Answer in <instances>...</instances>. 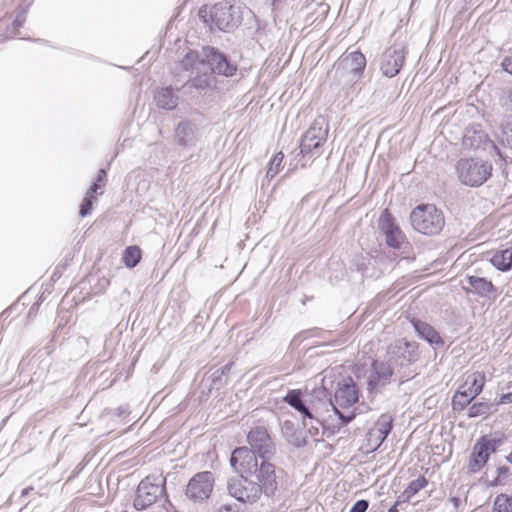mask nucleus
<instances>
[{"instance_id":"18","label":"nucleus","mask_w":512,"mask_h":512,"mask_svg":"<svg viewBox=\"0 0 512 512\" xmlns=\"http://www.w3.org/2000/svg\"><path fill=\"white\" fill-rule=\"evenodd\" d=\"M199 129L190 120L181 121L175 129V139L178 145L190 148L194 147L199 140Z\"/></svg>"},{"instance_id":"8","label":"nucleus","mask_w":512,"mask_h":512,"mask_svg":"<svg viewBox=\"0 0 512 512\" xmlns=\"http://www.w3.org/2000/svg\"><path fill=\"white\" fill-rule=\"evenodd\" d=\"M241 7L230 1L215 4L211 9V19L219 30L230 31L241 22Z\"/></svg>"},{"instance_id":"6","label":"nucleus","mask_w":512,"mask_h":512,"mask_svg":"<svg viewBox=\"0 0 512 512\" xmlns=\"http://www.w3.org/2000/svg\"><path fill=\"white\" fill-rule=\"evenodd\" d=\"M456 170L463 184L478 187L490 177L492 165L480 159H461L457 163Z\"/></svg>"},{"instance_id":"9","label":"nucleus","mask_w":512,"mask_h":512,"mask_svg":"<svg viewBox=\"0 0 512 512\" xmlns=\"http://www.w3.org/2000/svg\"><path fill=\"white\" fill-rule=\"evenodd\" d=\"M358 398V389L354 381L351 378H348L338 384V388L334 395V401H330L329 404L333 407V410L343 423L347 424L354 418V415L346 416L339 411V408L351 407L358 401Z\"/></svg>"},{"instance_id":"30","label":"nucleus","mask_w":512,"mask_h":512,"mask_svg":"<svg viewBox=\"0 0 512 512\" xmlns=\"http://www.w3.org/2000/svg\"><path fill=\"white\" fill-rule=\"evenodd\" d=\"M304 427L307 428L308 434L315 440L318 441L324 435V426L321 421L313 416V420H303Z\"/></svg>"},{"instance_id":"21","label":"nucleus","mask_w":512,"mask_h":512,"mask_svg":"<svg viewBox=\"0 0 512 512\" xmlns=\"http://www.w3.org/2000/svg\"><path fill=\"white\" fill-rule=\"evenodd\" d=\"M154 99L159 108L173 110L178 105V90L174 91L170 87L161 88L155 93Z\"/></svg>"},{"instance_id":"4","label":"nucleus","mask_w":512,"mask_h":512,"mask_svg":"<svg viewBox=\"0 0 512 512\" xmlns=\"http://www.w3.org/2000/svg\"><path fill=\"white\" fill-rule=\"evenodd\" d=\"M366 58L360 51L344 53L334 65L333 79L343 86H353L363 76Z\"/></svg>"},{"instance_id":"33","label":"nucleus","mask_w":512,"mask_h":512,"mask_svg":"<svg viewBox=\"0 0 512 512\" xmlns=\"http://www.w3.org/2000/svg\"><path fill=\"white\" fill-rule=\"evenodd\" d=\"M284 159V154L282 152H278L273 156V158L270 160L266 172V177L269 179H273L278 172L280 171L281 164Z\"/></svg>"},{"instance_id":"35","label":"nucleus","mask_w":512,"mask_h":512,"mask_svg":"<svg viewBox=\"0 0 512 512\" xmlns=\"http://www.w3.org/2000/svg\"><path fill=\"white\" fill-rule=\"evenodd\" d=\"M502 142L512 148V117L508 118L502 126Z\"/></svg>"},{"instance_id":"41","label":"nucleus","mask_w":512,"mask_h":512,"mask_svg":"<svg viewBox=\"0 0 512 512\" xmlns=\"http://www.w3.org/2000/svg\"><path fill=\"white\" fill-rule=\"evenodd\" d=\"M215 512H237L234 506L229 504H223L220 507H218Z\"/></svg>"},{"instance_id":"32","label":"nucleus","mask_w":512,"mask_h":512,"mask_svg":"<svg viewBox=\"0 0 512 512\" xmlns=\"http://www.w3.org/2000/svg\"><path fill=\"white\" fill-rule=\"evenodd\" d=\"M492 404L488 402H477L469 407L467 416L469 418H475L478 416L489 414L491 411Z\"/></svg>"},{"instance_id":"29","label":"nucleus","mask_w":512,"mask_h":512,"mask_svg":"<svg viewBox=\"0 0 512 512\" xmlns=\"http://www.w3.org/2000/svg\"><path fill=\"white\" fill-rule=\"evenodd\" d=\"M122 259L126 267H135L141 260V249L138 246L127 247L124 250Z\"/></svg>"},{"instance_id":"19","label":"nucleus","mask_w":512,"mask_h":512,"mask_svg":"<svg viewBox=\"0 0 512 512\" xmlns=\"http://www.w3.org/2000/svg\"><path fill=\"white\" fill-rule=\"evenodd\" d=\"M411 323L418 336L427 341L430 345L442 346L444 344L439 333L430 324L416 318H413Z\"/></svg>"},{"instance_id":"47","label":"nucleus","mask_w":512,"mask_h":512,"mask_svg":"<svg viewBox=\"0 0 512 512\" xmlns=\"http://www.w3.org/2000/svg\"><path fill=\"white\" fill-rule=\"evenodd\" d=\"M506 460L512 464V452L506 456Z\"/></svg>"},{"instance_id":"13","label":"nucleus","mask_w":512,"mask_h":512,"mask_svg":"<svg viewBox=\"0 0 512 512\" xmlns=\"http://www.w3.org/2000/svg\"><path fill=\"white\" fill-rule=\"evenodd\" d=\"M396 373V369L385 358L384 361H374L372 370L367 380V391L370 394L380 392L387 384L391 382L392 376Z\"/></svg>"},{"instance_id":"44","label":"nucleus","mask_w":512,"mask_h":512,"mask_svg":"<svg viewBox=\"0 0 512 512\" xmlns=\"http://www.w3.org/2000/svg\"><path fill=\"white\" fill-rule=\"evenodd\" d=\"M32 490H33V487H27V488L23 489V490H22V492H21V496H22V497L27 496V495H28V493H29L30 491H32Z\"/></svg>"},{"instance_id":"11","label":"nucleus","mask_w":512,"mask_h":512,"mask_svg":"<svg viewBox=\"0 0 512 512\" xmlns=\"http://www.w3.org/2000/svg\"><path fill=\"white\" fill-rule=\"evenodd\" d=\"M239 477L232 479L228 483L229 494L240 502L254 503L262 494H264L257 486L252 477L245 473H238Z\"/></svg>"},{"instance_id":"34","label":"nucleus","mask_w":512,"mask_h":512,"mask_svg":"<svg viewBox=\"0 0 512 512\" xmlns=\"http://www.w3.org/2000/svg\"><path fill=\"white\" fill-rule=\"evenodd\" d=\"M30 4H31V1L22 0L21 10L19 11V13L17 14L15 20L13 21V27L15 29L20 28L23 25V23L25 22V20H26V12H27V9L30 6Z\"/></svg>"},{"instance_id":"16","label":"nucleus","mask_w":512,"mask_h":512,"mask_svg":"<svg viewBox=\"0 0 512 512\" xmlns=\"http://www.w3.org/2000/svg\"><path fill=\"white\" fill-rule=\"evenodd\" d=\"M497 442L494 439L480 438L474 444L467 465L469 472H479L487 463L489 456L496 451Z\"/></svg>"},{"instance_id":"26","label":"nucleus","mask_w":512,"mask_h":512,"mask_svg":"<svg viewBox=\"0 0 512 512\" xmlns=\"http://www.w3.org/2000/svg\"><path fill=\"white\" fill-rule=\"evenodd\" d=\"M485 384V375L481 372H475L467 376L464 383L465 387L470 390V394L476 397L482 392Z\"/></svg>"},{"instance_id":"28","label":"nucleus","mask_w":512,"mask_h":512,"mask_svg":"<svg viewBox=\"0 0 512 512\" xmlns=\"http://www.w3.org/2000/svg\"><path fill=\"white\" fill-rule=\"evenodd\" d=\"M293 423L285 421L282 425L283 435L287 438L288 442L296 447H302L306 444V440L300 434L292 433Z\"/></svg>"},{"instance_id":"12","label":"nucleus","mask_w":512,"mask_h":512,"mask_svg":"<svg viewBox=\"0 0 512 512\" xmlns=\"http://www.w3.org/2000/svg\"><path fill=\"white\" fill-rule=\"evenodd\" d=\"M328 132L329 126L326 119L323 116L316 118L302 137L300 143L301 153L303 155L313 154L314 151L326 142Z\"/></svg>"},{"instance_id":"20","label":"nucleus","mask_w":512,"mask_h":512,"mask_svg":"<svg viewBox=\"0 0 512 512\" xmlns=\"http://www.w3.org/2000/svg\"><path fill=\"white\" fill-rule=\"evenodd\" d=\"M468 287H465L467 292L479 295L480 297H489L494 291V285L490 280L479 276H468L466 278Z\"/></svg>"},{"instance_id":"2","label":"nucleus","mask_w":512,"mask_h":512,"mask_svg":"<svg viewBox=\"0 0 512 512\" xmlns=\"http://www.w3.org/2000/svg\"><path fill=\"white\" fill-rule=\"evenodd\" d=\"M269 459L257 458L248 447H239L233 451L230 464L237 473L252 477L264 495L270 497L278 488V471Z\"/></svg>"},{"instance_id":"1","label":"nucleus","mask_w":512,"mask_h":512,"mask_svg":"<svg viewBox=\"0 0 512 512\" xmlns=\"http://www.w3.org/2000/svg\"><path fill=\"white\" fill-rule=\"evenodd\" d=\"M179 67L190 73L183 86L199 92L216 88L217 80L214 74L229 77L237 70L236 65L212 47H203L201 52L189 50L179 62Z\"/></svg>"},{"instance_id":"38","label":"nucleus","mask_w":512,"mask_h":512,"mask_svg":"<svg viewBox=\"0 0 512 512\" xmlns=\"http://www.w3.org/2000/svg\"><path fill=\"white\" fill-rule=\"evenodd\" d=\"M231 364H227L224 367L217 369L213 374L212 377L215 379H219L221 375L226 374L230 370Z\"/></svg>"},{"instance_id":"3","label":"nucleus","mask_w":512,"mask_h":512,"mask_svg":"<svg viewBox=\"0 0 512 512\" xmlns=\"http://www.w3.org/2000/svg\"><path fill=\"white\" fill-rule=\"evenodd\" d=\"M385 358L399 373V382L413 378L416 373L410 369V366L419 359L418 344L399 339L387 347Z\"/></svg>"},{"instance_id":"17","label":"nucleus","mask_w":512,"mask_h":512,"mask_svg":"<svg viewBox=\"0 0 512 512\" xmlns=\"http://www.w3.org/2000/svg\"><path fill=\"white\" fill-rule=\"evenodd\" d=\"M405 49L401 44L387 48L380 60V69L384 76L395 77L401 70L405 60Z\"/></svg>"},{"instance_id":"39","label":"nucleus","mask_w":512,"mask_h":512,"mask_svg":"<svg viewBox=\"0 0 512 512\" xmlns=\"http://www.w3.org/2000/svg\"><path fill=\"white\" fill-rule=\"evenodd\" d=\"M501 66L506 72L512 74V57L504 58Z\"/></svg>"},{"instance_id":"31","label":"nucleus","mask_w":512,"mask_h":512,"mask_svg":"<svg viewBox=\"0 0 512 512\" xmlns=\"http://www.w3.org/2000/svg\"><path fill=\"white\" fill-rule=\"evenodd\" d=\"M99 188H100V186L97 183H93V185L90 187L89 191L87 192V194L80 206L79 214L81 217H85L90 213V211L92 209V200L94 198L93 194L96 193Z\"/></svg>"},{"instance_id":"36","label":"nucleus","mask_w":512,"mask_h":512,"mask_svg":"<svg viewBox=\"0 0 512 512\" xmlns=\"http://www.w3.org/2000/svg\"><path fill=\"white\" fill-rule=\"evenodd\" d=\"M510 468L508 466H501L497 468V477L495 478L496 484L503 483L509 476Z\"/></svg>"},{"instance_id":"37","label":"nucleus","mask_w":512,"mask_h":512,"mask_svg":"<svg viewBox=\"0 0 512 512\" xmlns=\"http://www.w3.org/2000/svg\"><path fill=\"white\" fill-rule=\"evenodd\" d=\"M369 507L367 500H358L350 509V512H366Z\"/></svg>"},{"instance_id":"23","label":"nucleus","mask_w":512,"mask_h":512,"mask_svg":"<svg viewBox=\"0 0 512 512\" xmlns=\"http://www.w3.org/2000/svg\"><path fill=\"white\" fill-rule=\"evenodd\" d=\"M489 261L499 271H510L512 269V247L496 250Z\"/></svg>"},{"instance_id":"45","label":"nucleus","mask_w":512,"mask_h":512,"mask_svg":"<svg viewBox=\"0 0 512 512\" xmlns=\"http://www.w3.org/2000/svg\"><path fill=\"white\" fill-rule=\"evenodd\" d=\"M316 393L318 395H323V396H326V390L324 388H319L316 390Z\"/></svg>"},{"instance_id":"5","label":"nucleus","mask_w":512,"mask_h":512,"mask_svg":"<svg viewBox=\"0 0 512 512\" xmlns=\"http://www.w3.org/2000/svg\"><path fill=\"white\" fill-rule=\"evenodd\" d=\"M410 221L413 229L424 235H436L445 225L442 211L432 204L415 207L410 214Z\"/></svg>"},{"instance_id":"15","label":"nucleus","mask_w":512,"mask_h":512,"mask_svg":"<svg viewBox=\"0 0 512 512\" xmlns=\"http://www.w3.org/2000/svg\"><path fill=\"white\" fill-rule=\"evenodd\" d=\"M378 225L385 236L386 244L393 249H400L407 242L406 236L395 223L394 217L385 209L378 220Z\"/></svg>"},{"instance_id":"46","label":"nucleus","mask_w":512,"mask_h":512,"mask_svg":"<svg viewBox=\"0 0 512 512\" xmlns=\"http://www.w3.org/2000/svg\"><path fill=\"white\" fill-rule=\"evenodd\" d=\"M388 512H398V509H397V503H395L389 510Z\"/></svg>"},{"instance_id":"22","label":"nucleus","mask_w":512,"mask_h":512,"mask_svg":"<svg viewBox=\"0 0 512 512\" xmlns=\"http://www.w3.org/2000/svg\"><path fill=\"white\" fill-rule=\"evenodd\" d=\"M284 401L301 413L305 418L313 420V413L303 401L300 390H289L287 395L284 397Z\"/></svg>"},{"instance_id":"40","label":"nucleus","mask_w":512,"mask_h":512,"mask_svg":"<svg viewBox=\"0 0 512 512\" xmlns=\"http://www.w3.org/2000/svg\"><path fill=\"white\" fill-rule=\"evenodd\" d=\"M368 441L370 442V445L372 446L373 450L380 447V445L383 443V442H380V440H378L377 436H372V435H368Z\"/></svg>"},{"instance_id":"42","label":"nucleus","mask_w":512,"mask_h":512,"mask_svg":"<svg viewBox=\"0 0 512 512\" xmlns=\"http://www.w3.org/2000/svg\"><path fill=\"white\" fill-rule=\"evenodd\" d=\"M501 403H511L512 402V393L503 394L500 399Z\"/></svg>"},{"instance_id":"7","label":"nucleus","mask_w":512,"mask_h":512,"mask_svg":"<svg viewBox=\"0 0 512 512\" xmlns=\"http://www.w3.org/2000/svg\"><path fill=\"white\" fill-rule=\"evenodd\" d=\"M165 478L162 475H149L138 485L134 507L144 510L154 504L165 491Z\"/></svg>"},{"instance_id":"27","label":"nucleus","mask_w":512,"mask_h":512,"mask_svg":"<svg viewBox=\"0 0 512 512\" xmlns=\"http://www.w3.org/2000/svg\"><path fill=\"white\" fill-rule=\"evenodd\" d=\"M427 484L428 481L424 476H419L417 479L411 481L402 493L401 497L403 498V501L410 500L421 489L425 488Z\"/></svg>"},{"instance_id":"14","label":"nucleus","mask_w":512,"mask_h":512,"mask_svg":"<svg viewBox=\"0 0 512 512\" xmlns=\"http://www.w3.org/2000/svg\"><path fill=\"white\" fill-rule=\"evenodd\" d=\"M249 450L257 458H271L275 454V445L265 427L257 426L247 435Z\"/></svg>"},{"instance_id":"25","label":"nucleus","mask_w":512,"mask_h":512,"mask_svg":"<svg viewBox=\"0 0 512 512\" xmlns=\"http://www.w3.org/2000/svg\"><path fill=\"white\" fill-rule=\"evenodd\" d=\"M475 397L465 385H462L453 396L452 409L456 412L463 411Z\"/></svg>"},{"instance_id":"24","label":"nucleus","mask_w":512,"mask_h":512,"mask_svg":"<svg viewBox=\"0 0 512 512\" xmlns=\"http://www.w3.org/2000/svg\"><path fill=\"white\" fill-rule=\"evenodd\" d=\"M392 421L393 419L390 415H381L375 426L368 432V435L377 436L380 442H384L392 429Z\"/></svg>"},{"instance_id":"43","label":"nucleus","mask_w":512,"mask_h":512,"mask_svg":"<svg viewBox=\"0 0 512 512\" xmlns=\"http://www.w3.org/2000/svg\"><path fill=\"white\" fill-rule=\"evenodd\" d=\"M105 177H106V170L105 169H100L98 171L97 182L96 183L98 184V182L103 181L105 179Z\"/></svg>"},{"instance_id":"10","label":"nucleus","mask_w":512,"mask_h":512,"mask_svg":"<svg viewBox=\"0 0 512 512\" xmlns=\"http://www.w3.org/2000/svg\"><path fill=\"white\" fill-rule=\"evenodd\" d=\"M215 484L214 474L210 471L196 473L188 482L186 497L194 503H202L209 499Z\"/></svg>"}]
</instances>
